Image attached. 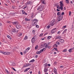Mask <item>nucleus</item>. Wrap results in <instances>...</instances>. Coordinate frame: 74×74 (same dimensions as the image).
<instances>
[{
    "label": "nucleus",
    "instance_id": "1",
    "mask_svg": "<svg viewBox=\"0 0 74 74\" xmlns=\"http://www.w3.org/2000/svg\"><path fill=\"white\" fill-rule=\"evenodd\" d=\"M12 24L14 26H16V28L18 29H19L21 27V25H18L19 23V22L17 21H15L14 22H12Z\"/></svg>",
    "mask_w": 74,
    "mask_h": 74
},
{
    "label": "nucleus",
    "instance_id": "2",
    "mask_svg": "<svg viewBox=\"0 0 74 74\" xmlns=\"http://www.w3.org/2000/svg\"><path fill=\"white\" fill-rule=\"evenodd\" d=\"M67 30V29H65L64 30V31L62 32V33L61 34L60 33H61V32H60V31H58L57 32L58 34H60V36H62V35H63L64 33H66V31Z\"/></svg>",
    "mask_w": 74,
    "mask_h": 74
},
{
    "label": "nucleus",
    "instance_id": "3",
    "mask_svg": "<svg viewBox=\"0 0 74 74\" xmlns=\"http://www.w3.org/2000/svg\"><path fill=\"white\" fill-rule=\"evenodd\" d=\"M60 7L59 8V9H61V10H63V1H61L60 2Z\"/></svg>",
    "mask_w": 74,
    "mask_h": 74
},
{
    "label": "nucleus",
    "instance_id": "4",
    "mask_svg": "<svg viewBox=\"0 0 74 74\" xmlns=\"http://www.w3.org/2000/svg\"><path fill=\"white\" fill-rule=\"evenodd\" d=\"M0 53H3V54H4V55H10V52H4V51H0Z\"/></svg>",
    "mask_w": 74,
    "mask_h": 74
},
{
    "label": "nucleus",
    "instance_id": "5",
    "mask_svg": "<svg viewBox=\"0 0 74 74\" xmlns=\"http://www.w3.org/2000/svg\"><path fill=\"white\" fill-rule=\"evenodd\" d=\"M36 37H37L36 36H35L33 37L32 39V43H34V42H35L36 40Z\"/></svg>",
    "mask_w": 74,
    "mask_h": 74
},
{
    "label": "nucleus",
    "instance_id": "6",
    "mask_svg": "<svg viewBox=\"0 0 74 74\" xmlns=\"http://www.w3.org/2000/svg\"><path fill=\"white\" fill-rule=\"evenodd\" d=\"M56 21L54 20H52L50 23V25L51 26H53L56 23Z\"/></svg>",
    "mask_w": 74,
    "mask_h": 74
},
{
    "label": "nucleus",
    "instance_id": "7",
    "mask_svg": "<svg viewBox=\"0 0 74 74\" xmlns=\"http://www.w3.org/2000/svg\"><path fill=\"white\" fill-rule=\"evenodd\" d=\"M63 16L61 14L59 16L58 18V21H60L62 20V19H63Z\"/></svg>",
    "mask_w": 74,
    "mask_h": 74
},
{
    "label": "nucleus",
    "instance_id": "8",
    "mask_svg": "<svg viewBox=\"0 0 74 74\" xmlns=\"http://www.w3.org/2000/svg\"><path fill=\"white\" fill-rule=\"evenodd\" d=\"M57 30V28H54L52 31L51 33L52 34L54 33H55L56 32V31Z\"/></svg>",
    "mask_w": 74,
    "mask_h": 74
},
{
    "label": "nucleus",
    "instance_id": "9",
    "mask_svg": "<svg viewBox=\"0 0 74 74\" xmlns=\"http://www.w3.org/2000/svg\"><path fill=\"white\" fill-rule=\"evenodd\" d=\"M54 71L53 72L55 74H57V69L55 68H54L53 69Z\"/></svg>",
    "mask_w": 74,
    "mask_h": 74
},
{
    "label": "nucleus",
    "instance_id": "10",
    "mask_svg": "<svg viewBox=\"0 0 74 74\" xmlns=\"http://www.w3.org/2000/svg\"><path fill=\"white\" fill-rule=\"evenodd\" d=\"M31 66V64H26L25 65H24V67H28V66Z\"/></svg>",
    "mask_w": 74,
    "mask_h": 74
},
{
    "label": "nucleus",
    "instance_id": "11",
    "mask_svg": "<svg viewBox=\"0 0 74 74\" xmlns=\"http://www.w3.org/2000/svg\"><path fill=\"white\" fill-rule=\"evenodd\" d=\"M44 9V6L43 5H42L40 8V10L41 11H42Z\"/></svg>",
    "mask_w": 74,
    "mask_h": 74
},
{
    "label": "nucleus",
    "instance_id": "12",
    "mask_svg": "<svg viewBox=\"0 0 74 74\" xmlns=\"http://www.w3.org/2000/svg\"><path fill=\"white\" fill-rule=\"evenodd\" d=\"M38 22V20L37 19H35L33 21V23H37Z\"/></svg>",
    "mask_w": 74,
    "mask_h": 74
},
{
    "label": "nucleus",
    "instance_id": "13",
    "mask_svg": "<svg viewBox=\"0 0 74 74\" xmlns=\"http://www.w3.org/2000/svg\"><path fill=\"white\" fill-rule=\"evenodd\" d=\"M45 73L47 72L48 71V69L47 68H45L44 69Z\"/></svg>",
    "mask_w": 74,
    "mask_h": 74
},
{
    "label": "nucleus",
    "instance_id": "14",
    "mask_svg": "<svg viewBox=\"0 0 74 74\" xmlns=\"http://www.w3.org/2000/svg\"><path fill=\"white\" fill-rule=\"evenodd\" d=\"M48 47L49 49H50V48H51L50 46H49L48 45H46V46H45V48H47Z\"/></svg>",
    "mask_w": 74,
    "mask_h": 74
},
{
    "label": "nucleus",
    "instance_id": "15",
    "mask_svg": "<svg viewBox=\"0 0 74 74\" xmlns=\"http://www.w3.org/2000/svg\"><path fill=\"white\" fill-rule=\"evenodd\" d=\"M14 63L13 62H10L9 63V65H10V66H14Z\"/></svg>",
    "mask_w": 74,
    "mask_h": 74
},
{
    "label": "nucleus",
    "instance_id": "16",
    "mask_svg": "<svg viewBox=\"0 0 74 74\" xmlns=\"http://www.w3.org/2000/svg\"><path fill=\"white\" fill-rule=\"evenodd\" d=\"M12 32H13V33L16 32V29H12Z\"/></svg>",
    "mask_w": 74,
    "mask_h": 74
},
{
    "label": "nucleus",
    "instance_id": "17",
    "mask_svg": "<svg viewBox=\"0 0 74 74\" xmlns=\"http://www.w3.org/2000/svg\"><path fill=\"white\" fill-rule=\"evenodd\" d=\"M41 2L42 4H46V3H45V0L42 1Z\"/></svg>",
    "mask_w": 74,
    "mask_h": 74
},
{
    "label": "nucleus",
    "instance_id": "18",
    "mask_svg": "<svg viewBox=\"0 0 74 74\" xmlns=\"http://www.w3.org/2000/svg\"><path fill=\"white\" fill-rule=\"evenodd\" d=\"M59 41L61 42H64V41L63 39H60Z\"/></svg>",
    "mask_w": 74,
    "mask_h": 74
},
{
    "label": "nucleus",
    "instance_id": "19",
    "mask_svg": "<svg viewBox=\"0 0 74 74\" xmlns=\"http://www.w3.org/2000/svg\"><path fill=\"white\" fill-rule=\"evenodd\" d=\"M62 37L60 36H58L56 37V39H60V38H61Z\"/></svg>",
    "mask_w": 74,
    "mask_h": 74
},
{
    "label": "nucleus",
    "instance_id": "20",
    "mask_svg": "<svg viewBox=\"0 0 74 74\" xmlns=\"http://www.w3.org/2000/svg\"><path fill=\"white\" fill-rule=\"evenodd\" d=\"M57 15H58V16H60L61 14V13L59 12H57Z\"/></svg>",
    "mask_w": 74,
    "mask_h": 74
},
{
    "label": "nucleus",
    "instance_id": "21",
    "mask_svg": "<svg viewBox=\"0 0 74 74\" xmlns=\"http://www.w3.org/2000/svg\"><path fill=\"white\" fill-rule=\"evenodd\" d=\"M35 60H34V59H33L32 60H31L29 62V63H31V62H34Z\"/></svg>",
    "mask_w": 74,
    "mask_h": 74
},
{
    "label": "nucleus",
    "instance_id": "22",
    "mask_svg": "<svg viewBox=\"0 0 74 74\" xmlns=\"http://www.w3.org/2000/svg\"><path fill=\"white\" fill-rule=\"evenodd\" d=\"M69 0H66L65 2L67 4H69Z\"/></svg>",
    "mask_w": 74,
    "mask_h": 74
},
{
    "label": "nucleus",
    "instance_id": "23",
    "mask_svg": "<svg viewBox=\"0 0 74 74\" xmlns=\"http://www.w3.org/2000/svg\"><path fill=\"white\" fill-rule=\"evenodd\" d=\"M37 23H33L32 24V26H35V25H37Z\"/></svg>",
    "mask_w": 74,
    "mask_h": 74
},
{
    "label": "nucleus",
    "instance_id": "24",
    "mask_svg": "<svg viewBox=\"0 0 74 74\" xmlns=\"http://www.w3.org/2000/svg\"><path fill=\"white\" fill-rule=\"evenodd\" d=\"M24 39V40H27V36H25Z\"/></svg>",
    "mask_w": 74,
    "mask_h": 74
},
{
    "label": "nucleus",
    "instance_id": "25",
    "mask_svg": "<svg viewBox=\"0 0 74 74\" xmlns=\"http://www.w3.org/2000/svg\"><path fill=\"white\" fill-rule=\"evenodd\" d=\"M7 37L8 38H9L10 39V40L11 39V36H10L8 35V36H7Z\"/></svg>",
    "mask_w": 74,
    "mask_h": 74
},
{
    "label": "nucleus",
    "instance_id": "26",
    "mask_svg": "<svg viewBox=\"0 0 74 74\" xmlns=\"http://www.w3.org/2000/svg\"><path fill=\"white\" fill-rule=\"evenodd\" d=\"M71 29L72 30H73L74 29V25H72V27H71Z\"/></svg>",
    "mask_w": 74,
    "mask_h": 74
},
{
    "label": "nucleus",
    "instance_id": "27",
    "mask_svg": "<svg viewBox=\"0 0 74 74\" xmlns=\"http://www.w3.org/2000/svg\"><path fill=\"white\" fill-rule=\"evenodd\" d=\"M57 44H58V45H60V42H59V41H58L57 42H56Z\"/></svg>",
    "mask_w": 74,
    "mask_h": 74
},
{
    "label": "nucleus",
    "instance_id": "28",
    "mask_svg": "<svg viewBox=\"0 0 74 74\" xmlns=\"http://www.w3.org/2000/svg\"><path fill=\"white\" fill-rule=\"evenodd\" d=\"M36 53L37 54H40V53H41L40 51H38L36 52Z\"/></svg>",
    "mask_w": 74,
    "mask_h": 74
},
{
    "label": "nucleus",
    "instance_id": "29",
    "mask_svg": "<svg viewBox=\"0 0 74 74\" xmlns=\"http://www.w3.org/2000/svg\"><path fill=\"white\" fill-rule=\"evenodd\" d=\"M47 38H48L47 39H48V40H49V39H50V38H51V36H49L47 37Z\"/></svg>",
    "mask_w": 74,
    "mask_h": 74
},
{
    "label": "nucleus",
    "instance_id": "30",
    "mask_svg": "<svg viewBox=\"0 0 74 74\" xmlns=\"http://www.w3.org/2000/svg\"><path fill=\"white\" fill-rule=\"evenodd\" d=\"M27 4H29L30 3V1H28L27 2Z\"/></svg>",
    "mask_w": 74,
    "mask_h": 74
},
{
    "label": "nucleus",
    "instance_id": "31",
    "mask_svg": "<svg viewBox=\"0 0 74 74\" xmlns=\"http://www.w3.org/2000/svg\"><path fill=\"white\" fill-rule=\"evenodd\" d=\"M22 35V33H20L18 34V36H21Z\"/></svg>",
    "mask_w": 74,
    "mask_h": 74
},
{
    "label": "nucleus",
    "instance_id": "32",
    "mask_svg": "<svg viewBox=\"0 0 74 74\" xmlns=\"http://www.w3.org/2000/svg\"><path fill=\"white\" fill-rule=\"evenodd\" d=\"M25 20L26 21H30V20H29L26 18H25Z\"/></svg>",
    "mask_w": 74,
    "mask_h": 74
},
{
    "label": "nucleus",
    "instance_id": "33",
    "mask_svg": "<svg viewBox=\"0 0 74 74\" xmlns=\"http://www.w3.org/2000/svg\"><path fill=\"white\" fill-rule=\"evenodd\" d=\"M35 49H38V45H36L35 48Z\"/></svg>",
    "mask_w": 74,
    "mask_h": 74
},
{
    "label": "nucleus",
    "instance_id": "34",
    "mask_svg": "<svg viewBox=\"0 0 74 74\" xmlns=\"http://www.w3.org/2000/svg\"><path fill=\"white\" fill-rule=\"evenodd\" d=\"M22 11L23 14H24V13L25 12V11H24V10H22Z\"/></svg>",
    "mask_w": 74,
    "mask_h": 74
},
{
    "label": "nucleus",
    "instance_id": "35",
    "mask_svg": "<svg viewBox=\"0 0 74 74\" xmlns=\"http://www.w3.org/2000/svg\"><path fill=\"white\" fill-rule=\"evenodd\" d=\"M16 7H15L14 6H12V8H13V9H15Z\"/></svg>",
    "mask_w": 74,
    "mask_h": 74
},
{
    "label": "nucleus",
    "instance_id": "36",
    "mask_svg": "<svg viewBox=\"0 0 74 74\" xmlns=\"http://www.w3.org/2000/svg\"><path fill=\"white\" fill-rule=\"evenodd\" d=\"M42 50L43 51H45V50H46V49L43 48Z\"/></svg>",
    "mask_w": 74,
    "mask_h": 74
},
{
    "label": "nucleus",
    "instance_id": "37",
    "mask_svg": "<svg viewBox=\"0 0 74 74\" xmlns=\"http://www.w3.org/2000/svg\"><path fill=\"white\" fill-rule=\"evenodd\" d=\"M5 71L6 73H7L8 74V72H8V71L7 69H5Z\"/></svg>",
    "mask_w": 74,
    "mask_h": 74
},
{
    "label": "nucleus",
    "instance_id": "38",
    "mask_svg": "<svg viewBox=\"0 0 74 74\" xmlns=\"http://www.w3.org/2000/svg\"><path fill=\"white\" fill-rule=\"evenodd\" d=\"M67 51V49H65L62 52H66V51Z\"/></svg>",
    "mask_w": 74,
    "mask_h": 74
},
{
    "label": "nucleus",
    "instance_id": "39",
    "mask_svg": "<svg viewBox=\"0 0 74 74\" xmlns=\"http://www.w3.org/2000/svg\"><path fill=\"white\" fill-rule=\"evenodd\" d=\"M66 25H65L63 27V29H65V28H66Z\"/></svg>",
    "mask_w": 74,
    "mask_h": 74
},
{
    "label": "nucleus",
    "instance_id": "40",
    "mask_svg": "<svg viewBox=\"0 0 74 74\" xmlns=\"http://www.w3.org/2000/svg\"><path fill=\"white\" fill-rule=\"evenodd\" d=\"M32 33H33V34H34V33H35V31L34 30H33L32 31Z\"/></svg>",
    "mask_w": 74,
    "mask_h": 74
},
{
    "label": "nucleus",
    "instance_id": "41",
    "mask_svg": "<svg viewBox=\"0 0 74 74\" xmlns=\"http://www.w3.org/2000/svg\"><path fill=\"white\" fill-rule=\"evenodd\" d=\"M45 67L47 66V63H45Z\"/></svg>",
    "mask_w": 74,
    "mask_h": 74
},
{
    "label": "nucleus",
    "instance_id": "42",
    "mask_svg": "<svg viewBox=\"0 0 74 74\" xmlns=\"http://www.w3.org/2000/svg\"><path fill=\"white\" fill-rule=\"evenodd\" d=\"M24 14H25V15H27V14L25 12L24 13Z\"/></svg>",
    "mask_w": 74,
    "mask_h": 74
},
{
    "label": "nucleus",
    "instance_id": "43",
    "mask_svg": "<svg viewBox=\"0 0 74 74\" xmlns=\"http://www.w3.org/2000/svg\"><path fill=\"white\" fill-rule=\"evenodd\" d=\"M40 6H39V7H38V8H37V10H40Z\"/></svg>",
    "mask_w": 74,
    "mask_h": 74
},
{
    "label": "nucleus",
    "instance_id": "44",
    "mask_svg": "<svg viewBox=\"0 0 74 74\" xmlns=\"http://www.w3.org/2000/svg\"><path fill=\"white\" fill-rule=\"evenodd\" d=\"M40 53H41V52H43V50H42L41 49V50H40Z\"/></svg>",
    "mask_w": 74,
    "mask_h": 74
},
{
    "label": "nucleus",
    "instance_id": "45",
    "mask_svg": "<svg viewBox=\"0 0 74 74\" xmlns=\"http://www.w3.org/2000/svg\"><path fill=\"white\" fill-rule=\"evenodd\" d=\"M38 57V56L37 55L35 56V58H36V59H37Z\"/></svg>",
    "mask_w": 74,
    "mask_h": 74
},
{
    "label": "nucleus",
    "instance_id": "46",
    "mask_svg": "<svg viewBox=\"0 0 74 74\" xmlns=\"http://www.w3.org/2000/svg\"><path fill=\"white\" fill-rule=\"evenodd\" d=\"M49 27H50V26H49V25H48V26H47V29H49Z\"/></svg>",
    "mask_w": 74,
    "mask_h": 74
},
{
    "label": "nucleus",
    "instance_id": "47",
    "mask_svg": "<svg viewBox=\"0 0 74 74\" xmlns=\"http://www.w3.org/2000/svg\"><path fill=\"white\" fill-rule=\"evenodd\" d=\"M64 14V12H63L62 13V14H61V15H63Z\"/></svg>",
    "mask_w": 74,
    "mask_h": 74
},
{
    "label": "nucleus",
    "instance_id": "48",
    "mask_svg": "<svg viewBox=\"0 0 74 74\" xmlns=\"http://www.w3.org/2000/svg\"><path fill=\"white\" fill-rule=\"evenodd\" d=\"M36 27H37V28H38L39 27V26L38 25H36Z\"/></svg>",
    "mask_w": 74,
    "mask_h": 74
},
{
    "label": "nucleus",
    "instance_id": "49",
    "mask_svg": "<svg viewBox=\"0 0 74 74\" xmlns=\"http://www.w3.org/2000/svg\"><path fill=\"white\" fill-rule=\"evenodd\" d=\"M69 52H71V49H69Z\"/></svg>",
    "mask_w": 74,
    "mask_h": 74
},
{
    "label": "nucleus",
    "instance_id": "50",
    "mask_svg": "<svg viewBox=\"0 0 74 74\" xmlns=\"http://www.w3.org/2000/svg\"><path fill=\"white\" fill-rule=\"evenodd\" d=\"M71 12H69V16H71Z\"/></svg>",
    "mask_w": 74,
    "mask_h": 74
},
{
    "label": "nucleus",
    "instance_id": "51",
    "mask_svg": "<svg viewBox=\"0 0 74 74\" xmlns=\"http://www.w3.org/2000/svg\"><path fill=\"white\" fill-rule=\"evenodd\" d=\"M12 69L14 70V71H16L15 70V69H14V68H12Z\"/></svg>",
    "mask_w": 74,
    "mask_h": 74
},
{
    "label": "nucleus",
    "instance_id": "52",
    "mask_svg": "<svg viewBox=\"0 0 74 74\" xmlns=\"http://www.w3.org/2000/svg\"><path fill=\"white\" fill-rule=\"evenodd\" d=\"M21 4H22V5H23V4H24V2H23L22 3L21 2Z\"/></svg>",
    "mask_w": 74,
    "mask_h": 74
},
{
    "label": "nucleus",
    "instance_id": "53",
    "mask_svg": "<svg viewBox=\"0 0 74 74\" xmlns=\"http://www.w3.org/2000/svg\"><path fill=\"white\" fill-rule=\"evenodd\" d=\"M56 6L57 8H59V6H58L56 5Z\"/></svg>",
    "mask_w": 74,
    "mask_h": 74
},
{
    "label": "nucleus",
    "instance_id": "54",
    "mask_svg": "<svg viewBox=\"0 0 74 74\" xmlns=\"http://www.w3.org/2000/svg\"><path fill=\"white\" fill-rule=\"evenodd\" d=\"M40 37H42V34H40Z\"/></svg>",
    "mask_w": 74,
    "mask_h": 74
},
{
    "label": "nucleus",
    "instance_id": "55",
    "mask_svg": "<svg viewBox=\"0 0 74 74\" xmlns=\"http://www.w3.org/2000/svg\"><path fill=\"white\" fill-rule=\"evenodd\" d=\"M55 46H56V47H58V45L56 44L55 45Z\"/></svg>",
    "mask_w": 74,
    "mask_h": 74
},
{
    "label": "nucleus",
    "instance_id": "56",
    "mask_svg": "<svg viewBox=\"0 0 74 74\" xmlns=\"http://www.w3.org/2000/svg\"><path fill=\"white\" fill-rule=\"evenodd\" d=\"M25 52H28V51L27 49H26L25 51Z\"/></svg>",
    "mask_w": 74,
    "mask_h": 74
},
{
    "label": "nucleus",
    "instance_id": "57",
    "mask_svg": "<svg viewBox=\"0 0 74 74\" xmlns=\"http://www.w3.org/2000/svg\"><path fill=\"white\" fill-rule=\"evenodd\" d=\"M29 69H30V68H29L26 69V70H27V71H28V70H29Z\"/></svg>",
    "mask_w": 74,
    "mask_h": 74
},
{
    "label": "nucleus",
    "instance_id": "58",
    "mask_svg": "<svg viewBox=\"0 0 74 74\" xmlns=\"http://www.w3.org/2000/svg\"><path fill=\"white\" fill-rule=\"evenodd\" d=\"M26 71H27V69H25L24 70V72H26Z\"/></svg>",
    "mask_w": 74,
    "mask_h": 74
},
{
    "label": "nucleus",
    "instance_id": "59",
    "mask_svg": "<svg viewBox=\"0 0 74 74\" xmlns=\"http://www.w3.org/2000/svg\"><path fill=\"white\" fill-rule=\"evenodd\" d=\"M21 55H23V53H22V52H21Z\"/></svg>",
    "mask_w": 74,
    "mask_h": 74
},
{
    "label": "nucleus",
    "instance_id": "60",
    "mask_svg": "<svg viewBox=\"0 0 74 74\" xmlns=\"http://www.w3.org/2000/svg\"><path fill=\"white\" fill-rule=\"evenodd\" d=\"M56 48H54V49H53V50H52V51H53V50H55V49H56Z\"/></svg>",
    "mask_w": 74,
    "mask_h": 74
},
{
    "label": "nucleus",
    "instance_id": "61",
    "mask_svg": "<svg viewBox=\"0 0 74 74\" xmlns=\"http://www.w3.org/2000/svg\"><path fill=\"white\" fill-rule=\"evenodd\" d=\"M12 2L13 3H15V0H13Z\"/></svg>",
    "mask_w": 74,
    "mask_h": 74
},
{
    "label": "nucleus",
    "instance_id": "62",
    "mask_svg": "<svg viewBox=\"0 0 74 74\" xmlns=\"http://www.w3.org/2000/svg\"><path fill=\"white\" fill-rule=\"evenodd\" d=\"M26 7H27V6H25V7H24L23 9H25V8H26Z\"/></svg>",
    "mask_w": 74,
    "mask_h": 74
},
{
    "label": "nucleus",
    "instance_id": "63",
    "mask_svg": "<svg viewBox=\"0 0 74 74\" xmlns=\"http://www.w3.org/2000/svg\"><path fill=\"white\" fill-rule=\"evenodd\" d=\"M54 55H56V52H54Z\"/></svg>",
    "mask_w": 74,
    "mask_h": 74
},
{
    "label": "nucleus",
    "instance_id": "64",
    "mask_svg": "<svg viewBox=\"0 0 74 74\" xmlns=\"http://www.w3.org/2000/svg\"><path fill=\"white\" fill-rule=\"evenodd\" d=\"M38 74H41V73L40 71L38 72Z\"/></svg>",
    "mask_w": 74,
    "mask_h": 74
}]
</instances>
